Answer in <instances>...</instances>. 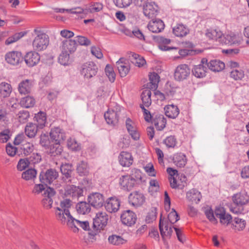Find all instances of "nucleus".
<instances>
[{"mask_svg":"<svg viewBox=\"0 0 249 249\" xmlns=\"http://www.w3.org/2000/svg\"><path fill=\"white\" fill-rule=\"evenodd\" d=\"M71 205V201L67 198L61 201L58 206L53 208L56 219L61 224L66 225L69 227L73 218L70 212Z\"/></svg>","mask_w":249,"mask_h":249,"instance_id":"nucleus-1","label":"nucleus"},{"mask_svg":"<svg viewBox=\"0 0 249 249\" xmlns=\"http://www.w3.org/2000/svg\"><path fill=\"white\" fill-rule=\"evenodd\" d=\"M179 219V215L175 209H172V211L168 214V220L162 219L160 215L159 221V229L160 234L163 241L166 237L170 238L173 232L172 225Z\"/></svg>","mask_w":249,"mask_h":249,"instance_id":"nucleus-2","label":"nucleus"},{"mask_svg":"<svg viewBox=\"0 0 249 249\" xmlns=\"http://www.w3.org/2000/svg\"><path fill=\"white\" fill-rule=\"evenodd\" d=\"M49 135L52 142L55 144V147H52L51 148V154L54 156L60 155L63 151L60 144L66 138L65 132L61 128L54 127L51 129Z\"/></svg>","mask_w":249,"mask_h":249,"instance_id":"nucleus-3","label":"nucleus"},{"mask_svg":"<svg viewBox=\"0 0 249 249\" xmlns=\"http://www.w3.org/2000/svg\"><path fill=\"white\" fill-rule=\"evenodd\" d=\"M33 193L41 194L43 198L41 200V204L43 208L49 210L53 207V197L56 194L54 188H35L33 191Z\"/></svg>","mask_w":249,"mask_h":249,"instance_id":"nucleus-4","label":"nucleus"},{"mask_svg":"<svg viewBox=\"0 0 249 249\" xmlns=\"http://www.w3.org/2000/svg\"><path fill=\"white\" fill-rule=\"evenodd\" d=\"M232 200L235 206L231 208V211L235 213H241L244 211L243 206L249 200V196L245 192H242L234 195Z\"/></svg>","mask_w":249,"mask_h":249,"instance_id":"nucleus-5","label":"nucleus"},{"mask_svg":"<svg viewBox=\"0 0 249 249\" xmlns=\"http://www.w3.org/2000/svg\"><path fill=\"white\" fill-rule=\"evenodd\" d=\"M108 216L105 212H99L96 213L93 220V229L94 234H96L107 226Z\"/></svg>","mask_w":249,"mask_h":249,"instance_id":"nucleus-6","label":"nucleus"},{"mask_svg":"<svg viewBox=\"0 0 249 249\" xmlns=\"http://www.w3.org/2000/svg\"><path fill=\"white\" fill-rule=\"evenodd\" d=\"M49 37L47 35L39 33L35 37L32 46L36 51H42L45 50L49 44Z\"/></svg>","mask_w":249,"mask_h":249,"instance_id":"nucleus-7","label":"nucleus"},{"mask_svg":"<svg viewBox=\"0 0 249 249\" xmlns=\"http://www.w3.org/2000/svg\"><path fill=\"white\" fill-rule=\"evenodd\" d=\"M98 68L93 62H88L83 64L80 70V73L85 79H89L97 74Z\"/></svg>","mask_w":249,"mask_h":249,"instance_id":"nucleus-8","label":"nucleus"},{"mask_svg":"<svg viewBox=\"0 0 249 249\" xmlns=\"http://www.w3.org/2000/svg\"><path fill=\"white\" fill-rule=\"evenodd\" d=\"M132 172L137 175V179L129 175H124L120 178L119 184L122 187H133L134 185L138 184V182L141 179L140 171L139 170L134 169Z\"/></svg>","mask_w":249,"mask_h":249,"instance_id":"nucleus-9","label":"nucleus"},{"mask_svg":"<svg viewBox=\"0 0 249 249\" xmlns=\"http://www.w3.org/2000/svg\"><path fill=\"white\" fill-rule=\"evenodd\" d=\"M4 59L8 64L13 66H17L23 62V57L21 52L12 51L6 53Z\"/></svg>","mask_w":249,"mask_h":249,"instance_id":"nucleus-10","label":"nucleus"},{"mask_svg":"<svg viewBox=\"0 0 249 249\" xmlns=\"http://www.w3.org/2000/svg\"><path fill=\"white\" fill-rule=\"evenodd\" d=\"M58 177V172L53 169L47 170L45 173L41 172L39 178L40 182L45 185H51Z\"/></svg>","mask_w":249,"mask_h":249,"instance_id":"nucleus-11","label":"nucleus"},{"mask_svg":"<svg viewBox=\"0 0 249 249\" xmlns=\"http://www.w3.org/2000/svg\"><path fill=\"white\" fill-rule=\"evenodd\" d=\"M190 74V69L186 64H180L176 69L174 72L175 79L178 81L187 79Z\"/></svg>","mask_w":249,"mask_h":249,"instance_id":"nucleus-12","label":"nucleus"},{"mask_svg":"<svg viewBox=\"0 0 249 249\" xmlns=\"http://www.w3.org/2000/svg\"><path fill=\"white\" fill-rule=\"evenodd\" d=\"M145 201V196L142 193L139 191H134L130 193L128 196L129 204L136 208L142 205Z\"/></svg>","mask_w":249,"mask_h":249,"instance_id":"nucleus-13","label":"nucleus"},{"mask_svg":"<svg viewBox=\"0 0 249 249\" xmlns=\"http://www.w3.org/2000/svg\"><path fill=\"white\" fill-rule=\"evenodd\" d=\"M121 220L124 225L131 227L135 224L137 215L132 211H124L121 214Z\"/></svg>","mask_w":249,"mask_h":249,"instance_id":"nucleus-14","label":"nucleus"},{"mask_svg":"<svg viewBox=\"0 0 249 249\" xmlns=\"http://www.w3.org/2000/svg\"><path fill=\"white\" fill-rule=\"evenodd\" d=\"M207 59L203 58L199 64L194 66L192 69V73L195 77L201 78L206 76L207 71Z\"/></svg>","mask_w":249,"mask_h":249,"instance_id":"nucleus-15","label":"nucleus"},{"mask_svg":"<svg viewBox=\"0 0 249 249\" xmlns=\"http://www.w3.org/2000/svg\"><path fill=\"white\" fill-rule=\"evenodd\" d=\"M215 216L219 219L221 224L228 225L231 221L232 217L228 213L226 212L223 207H217L214 211Z\"/></svg>","mask_w":249,"mask_h":249,"instance_id":"nucleus-16","label":"nucleus"},{"mask_svg":"<svg viewBox=\"0 0 249 249\" xmlns=\"http://www.w3.org/2000/svg\"><path fill=\"white\" fill-rule=\"evenodd\" d=\"M116 66L120 76L122 77L126 76L130 71V63L124 58H121L116 62Z\"/></svg>","mask_w":249,"mask_h":249,"instance_id":"nucleus-17","label":"nucleus"},{"mask_svg":"<svg viewBox=\"0 0 249 249\" xmlns=\"http://www.w3.org/2000/svg\"><path fill=\"white\" fill-rule=\"evenodd\" d=\"M60 193L66 197L78 198L83 196L82 188H63Z\"/></svg>","mask_w":249,"mask_h":249,"instance_id":"nucleus-18","label":"nucleus"},{"mask_svg":"<svg viewBox=\"0 0 249 249\" xmlns=\"http://www.w3.org/2000/svg\"><path fill=\"white\" fill-rule=\"evenodd\" d=\"M23 59L28 67H32L39 63L40 56L38 53L35 51H30L26 53Z\"/></svg>","mask_w":249,"mask_h":249,"instance_id":"nucleus-19","label":"nucleus"},{"mask_svg":"<svg viewBox=\"0 0 249 249\" xmlns=\"http://www.w3.org/2000/svg\"><path fill=\"white\" fill-rule=\"evenodd\" d=\"M34 84L33 79H25L21 81L18 85V91L20 94L25 95L30 93Z\"/></svg>","mask_w":249,"mask_h":249,"instance_id":"nucleus-20","label":"nucleus"},{"mask_svg":"<svg viewBox=\"0 0 249 249\" xmlns=\"http://www.w3.org/2000/svg\"><path fill=\"white\" fill-rule=\"evenodd\" d=\"M88 200L90 205L94 208H99L103 205L104 198L101 194L93 193L89 196Z\"/></svg>","mask_w":249,"mask_h":249,"instance_id":"nucleus-21","label":"nucleus"},{"mask_svg":"<svg viewBox=\"0 0 249 249\" xmlns=\"http://www.w3.org/2000/svg\"><path fill=\"white\" fill-rule=\"evenodd\" d=\"M125 126L132 138L135 141L138 140L140 134L137 130L135 123L130 118H127L125 121Z\"/></svg>","mask_w":249,"mask_h":249,"instance_id":"nucleus-22","label":"nucleus"},{"mask_svg":"<svg viewBox=\"0 0 249 249\" xmlns=\"http://www.w3.org/2000/svg\"><path fill=\"white\" fill-rule=\"evenodd\" d=\"M240 42L239 36L232 32H230L225 35H223L221 40V43L230 45H238Z\"/></svg>","mask_w":249,"mask_h":249,"instance_id":"nucleus-23","label":"nucleus"},{"mask_svg":"<svg viewBox=\"0 0 249 249\" xmlns=\"http://www.w3.org/2000/svg\"><path fill=\"white\" fill-rule=\"evenodd\" d=\"M158 12V6L155 2H148L143 6V13L148 18L156 16Z\"/></svg>","mask_w":249,"mask_h":249,"instance_id":"nucleus-24","label":"nucleus"},{"mask_svg":"<svg viewBox=\"0 0 249 249\" xmlns=\"http://www.w3.org/2000/svg\"><path fill=\"white\" fill-rule=\"evenodd\" d=\"M223 36L222 32L219 28H210L207 29L205 32V36L209 40L218 41L220 43Z\"/></svg>","mask_w":249,"mask_h":249,"instance_id":"nucleus-25","label":"nucleus"},{"mask_svg":"<svg viewBox=\"0 0 249 249\" xmlns=\"http://www.w3.org/2000/svg\"><path fill=\"white\" fill-rule=\"evenodd\" d=\"M120 206V202L118 199L113 197L108 198L105 204L106 210L110 213L117 212L119 210Z\"/></svg>","mask_w":249,"mask_h":249,"instance_id":"nucleus-26","label":"nucleus"},{"mask_svg":"<svg viewBox=\"0 0 249 249\" xmlns=\"http://www.w3.org/2000/svg\"><path fill=\"white\" fill-rule=\"evenodd\" d=\"M79 227L85 231H89V222L88 221H80L73 217L69 228H71L74 232H77L79 231Z\"/></svg>","mask_w":249,"mask_h":249,"instance_id":"nucleus-27","label":"nucleus"},{"mask_svg":"<svg viewBox=\"0 0 249 249\" xmlns=\"http://www.w3.org/2000/svg\"><path fill=\"white\" fill-rule=\"evenodd\" d=\"M119 114L117 111L112 109H108L104 114V117L108 124L116 125L119 121Z\"/></svg>","mask_w":249,"mask_h":249,"instance_id":"nucleus-28","label":"nucleus"},{"mask_svg":"<svg viewBox=\"0 0 249 249\" xmlns=\"http://www.w3.org/2000/svg\"><path fill=\"white\" fill-rule=\"evenodd\" d=\"M120 164L123 167H129L132 165L133 161L131 153L122 151L118 157Z\"/></svg>","mask_w":249,"mask_h":249,"instance_id":"nucleus-29","label":"nucleus"},{"mask_svg":"<svg viewBox=\"0 0 249 249\" xmlns=\"http://www.w3.org/2000/svg\"><path fill=\"white\" fill-rule=\"evenodd\" d=\"M172 160L174 164L178 168L184 167L187 162V157L182 153H177L174 154Z\"/></svg>","mask_w":249,"mask_h":249,"instance_id":"nucleus-30","label":"nucleus"},{"mask_svg":"<svg viewBox=\"0 0 249 249\" xmlns=\"http://www.w3.org/2000/svg\"><path fill=\"white\" fill-rule=\"evenodd\" d=\"M60 170L63 175L62 180L64 182L68 183L71 182V174L72 172V166L69 163L63 164L60 167Z\"/></svg>","mask_w":249,"mask_h":249,"instance_id":"nucleus-31","label":"nucleus"},{"mask_svg":"<svg viewBox=\"0 0 249 249\" xmlns=\"http://www.w3.org/2000/svg\"><path fill=\"white\" fill-rule=\"evenodd\" d=\"M61 51L69 53H72L76 50V43L74 40H66L62 42L61 46Z\"/></svg>","mask_w":249,"mask_h":249,"instance_id":"nucleus-32","label":"nucleus"},{"mask_svg":"<svg viewBox=\"0 0 249 249\" xmlns=\"http://www.w3.org/2000/svg\"><path fill=\"white\" fill-rule=\"evenodd\" d=\"M147 27L151 32L157 33L164 29V24L161 20L158 19L150 21Z\"/></svg>","mask_w":249,"mask_h":249,"instance_id":"nucleus-33","label":"nucleus"},{"mask_svg":"<svg viewBox=\"0 0 249 249\" xmlns=\"http://www.w3.org/2000/svg\"><path fill=\"white\" fill-rule=\"evenodd\" d=\"M152 123L154 124L156 129L159 131L163 130L166 124V119L163 115L155 114L152 120Z\"/></svg>","mask_w":249,"mask_h":249,"instance_id":"nucleus-34","label":"nucleus"},{"mask_svg":"<svg viewBox=\"0 0 249 249\" xmlns=\"http://www.w3.org/2000/svg\"><path fill=\"white\" fill-rule=\"evenodd\" d=\"M173 33L178 37H183L189 33V29L185 25L179 23L173 28Z\"/></svg>","mask_w":249,"mask_h":249,"instance_id":"nucleus-35","label":"nucleus"},{"mask_svg":"<svg viewBox=\"0 0 249 249\" xmlns=\"http://www.w3.org/2000/svg\"><path fill=\"white\" fill-rule=\"evenodd\" d=\"M129 57L131 62L137 67L141 68L146 64V61L144 58L138 54L131 52Z\"/></svg>","mask_w":249,"mask_h":249,"instance_id":"nucleus-36","label":"nucleus"},{"mask_svg":"<svg viewBox=\"0 0 249 249\" xmlns=\"http://www.w3.org/2000/svg\"><path fill=\"white\" fill-rule=\"evenodd\" d=\"M12 91L11 84L2 82L0 84V98H5L10 96Z\"/></svg>","mask_w":249,"mask_h":249,"instance_id":"nucleus-37","label":"nucleus"},{"mask_svg":"<svg viewBox=\"0 0 249 249\" xmlns=\"http://www.w3.org/2000/svg\"><path fill=\"white\" fill-rule=\"evenodd\" d=\"M165 114L170 118L175 119L178 117L179 110L177 106L174 105H169L164 107Z\"/></svg>","mask_w":249,"mask_h":249,"instance_id":"nucleus-38","label":"nucleus"},{"mask_svg":"<svg viewBox=\"0 0 249 249\" xmlns=\"http://www.w3.org/2000/svg\"><path fill=\"white\" fill-rule=\"evenodd\" d=\"M207 66L210 70L213 71H221L225 68V64L217 60H211L208 63H207Z\"/></svg>","mask_w":249,"mask_h":249,"instance_id":"nucleus-39","label":"nucleus"},{"mask_svg":"<svg viewBox=\"0 0 249 249\" xmlns=\"http://www.w3.org/2000/svg\"><path fill=\"white\" fill-rule=\"evenodd\" d=\"M40 144L51 154V148L52 147H55V144L53 142H52L51 140L49 139L47 135L45 134H41L40 136Z\"/></svg>","mask_w":249,"mask_h":249,"instance_id":"nucleus-40","label":"nucleus"},{"mask_svg":"<svg viewBox=\"0 0 249 249\" xmlns=\"http://www.w3.org/2000/svg\"><path fill=\"white\" fill-rule=\"evenodd\" d=\"M76 209L77 213L81 214H85L90 212L91 210L90 203L86 202H80L77 204Z\"/></svg>","mask_w":249,"mask_h":249,"instance_id":"nucleus-41","label":"nucleus"},{"mask_svg":"<svg viewBox=\"0 0 249 249\" xmlns=\"http://www.w3.org/2000/svg\"><path fill=\"white\" fill-rule=\"evenodd\" d=\"M186 196L190 201H196V202H199L201 198L200 192L194 188L187 192Z\"/></svg>","mask_w":249,"mask_h":249,"instance_id":"nucleus-42","label":"nucleus"},{"mask_svg":"<svg viewBox=\"0 0 249 249\" xmlns=\"http://www.w3.org/2000/svg\"><path fill=\"white\" fill-rule=\"evenodd\" d=\"M38 128L36 124L32 123L27 124L25 128L26 135L30 138L35 137L37 133Z\"/></svg>","mask_w":249,"mask_h":249,"instance_id":"nucleus-43","label":"nucleus"},{"mask_svg":"<svg viewBox=\"0 0 249 249\" xmlns=\"http://www.w3.org/2000/svg\"><path fill=\"white\" fill-rule=\"evenodd\" d=\"M68 149L73 152H78L81 150L82 146L74 138H70L67 141Z\"/></svg>","mask_w":249,"mask_h":249,"instance_id":"nucleus-44","label":"nucleus"},{"mask_svg":"<svg viewBox=\"0 0 249 249\" xmlns=\"http://www.w3.org/2000/svg\"><path fill=\"white\" fill-rule=\"evenodd\" d=\"M108 241L110 244L117 246H121L126 242V240L121 236L115 234L110 235L108 238Z\"/></svg>","mask_w":249,"mask_h":249,"instance_id":"nucleus-45","label":"nucleus"},{"mask_svg":"<svg viewBox=\"0 0 249 249\" xmlns=\"http://www.w3.org/2000/svg\"><path fill=\"white\" fill-rule=\"evenodd\" d=\"M157 41L159 43V48L161 51H166L175 49V48H170L166 46L170 43L171 40L170 39L160 36L157 38Z\"/></svg>","mask_w":249,"mask_h":249,"instance_id":"nucleus-46","label":"nucleus"},{"mask_svg":"<svg viewBox=\"0 0 249 249\" xmlns=\"http://www.w3.org/2000/svg\"><path fill=\"white\" fill-rule=\"evenodd\" d=\"M150 89H156L158 87L160 81V76L155 72H150L149 74Z\"/></svg>","mask_w":249,"mask_h":249,"instance_id":"nucleus-47","label":"nucleus"},{"mask_svg":"<svg viewBox=\"0 0 249 249\" xmlns=\"http://www.w3.org/2000/svg\"><path fill=\"white\" fill-rule=\"evenodd\" d=\"M246 221L239 217H235L232 223V227L235 230L242 231L246 227Z\"/></svg>","mask_w":249,"mask_h":249,"instance_id":"nucleus-48","label":"nucleus"},{"mask_svg":"<svg viewBox=\"0 0 249 249\" xmlns=\"http://www.w3.org/2000/svg\"><path fill=\"white\" fill-rule=\"evenodd\" d=\"M151 92L149 89H145L142 93L141 99L143 106L149 107L151 104Z\"/></svg>","mask_w":249,"mask_h":249,"instance_id":"nucleus-49","label":"nucleus"},{"mask_svg":"<svg viewBox=\"0 0 249 249\" xmlns=\"http://www.w3.org/2000/svg\"><path fill=\"white\" fill-rule=\"evenodd\" d=\"M35 120L36 121V124L38 128H42L45 126L46 122V116L44 112H39L36 114L35 116Z\"/></svg>","mask_w":249,"mask_h":249,"instance_id":"nucleus-50","label":"nucleus"},{"mask_svg":"<svg viewBox=\"0 0 249 249\" xmlns=\"http://www.w3.org/2000/svg\"><path fill=\"white\" fill-rule=\"evenodd\" d=\"M36 100L33 96H27L22 98L20 100V105L25 108H29L34 107Z\"/></svg>","mask_w":249,"mask_h":249,"instance_id":"nucleus-51","label":"nucleus"},{"mask_svg":"<svg viewBox=\"0 0 249 249\" xmlns=\"http://www.w3.org/2000/svg\"><path fill=\"white\" fill-rule=\"evenodd\" d=\"M77 172L80 176H86L89 172V168L87 162L81 161L77 165Z\"/></svg>","mask_w":249,"mask_h":249,"instance_id":"nucleus-52","label":"nucleus"},{"mask_svg":"<svg viewBox=\"0 0 249 249\" xmlns=\"http://www.w3.org/2000/svg\"><path fill=\"white\" fill-rule=\"evenodd\" d=\"M157 216V209L156 207H152L147 213L145 217V222L150 223L156 220Z\"/></svg>","mask_w":249,"mask_h":249,"instance_id":"nucleus-53","label":"nucleus"},{"mask_svg":"<svg viewBox=\"0 0 249 249\" xmlns=\"http://www.w3.org/2000/svg\"><path fill=\"white\" fill-rule=\"evenodd\" d=\"M167 173L169 174V180L171 185H174L176 184V178L179 174L176 169H174L171 167H168L166 169Z\"/></svg>","mask_w":249,"mask_h":249,"instance_id":"nucleus-54","label":"nucleus"},{"mask_svg":"<svg viewBox=\"0 0 249 249\" xmlns=\"http://www.w3.org/2000/svg\"><path fill=\"white\" fill-rule=\"evenodd\" d=\"M187 178L183 174H179L176 178V184L171 187H184L187 185Z\"/></svg>","mask_w":249,"mask_h":249,"instance_id":"nucleus-55","label":"nucleus"},{"mask_svg":"<svg viewBox=\"0 0 249 249\" xmlns=\"http://www.w3.org/2000/svg\"><path fill=\"white\" fill-rule=\"evenodd\" d=\"M58 62L64 66L69 65L70 64L69 53L62 51L58 57Z\"/></svg>","mask_w":249,"mask_h":249,"instance_id":"nucleus-56","label":"nucleus"},{"mask_svg":"<svg viewBox=\"0 0 249 249\" xmlns=\"http://www.w3.org/2000/svg\"><path fill=\"white\" fill-rule=\"evenodd\" d=\"M178 89V88L177 87L167 83L165 86L164 91L166 95L170 97L173 96Z\"/></svg>","mask_w":249,"mask_h":249,"instance_id":"nucleus-57","label":"nucleus"},{"mask_svg":"<svg viewBox=\"0 0 249 249\" xmlns=\"http://www.w3.org/2000/svg\"><path fill=\"white\" fill-rule=\"evenodd\" d=\"M163 142L168 148H174L176 146L177 141L174 136H170L167 137Z\"/></svg>","mask_w":249,"mask_h":249,"instance_id":"nucleus-58","label":"nucleus"},{"mask_svg":"<svg viewBox=\"0 0 249 249\" xmlns=\"http://www.w3.org/2000/svg\"><path fill=\"white\" fill-rule=\"evenodd\" d=\"M36 170L33 169H28L22 174V178L25 180H30L36 177Z\"/></svg>","mask_w":249,"mask_h":249,"instance_id":"nucleus-59","label":"nucleus"},{"mask_svg":"<svg viewBox=\"0 0 249 249\" xmlns=\"http://www.w3.org/2000/svg\"><path fill=\"white\" fill-rule=\"evenodd\" d=\"M244 75V71L241 70L233 69L230 73L231 77L235 80H241Z\"/></svg>","mask_w":249,"mask_h":249,"instance_id":"nucleus-60","label":"nucleus"},{"mask_svg":"<svg viewBox=\"0 0 249 249\" xmlns=\"http://www.w3.org/2000/svg\"><path fill=\"white\" fill-rule=\"evenodd\" d=\"M105 71L109 81L111 82H113L115 79V74L113 68L108 64L107 65Z\"/></svg>","mask_w":249,"mask_h":249,"instance_id":"nucleus-61","label":"nucleus"},{"mask_svg":"<svg viewBox=\"0 0 249 249\" xmlns=\"http://www.w3.org/2000/svg\"><path fill=\"white\" fill-rule=\"evenodd\" d=\"M20 148L22 150L24 155H28L33 152L34 146L32 143L25 142L20 145Z\"/></svg>","mask_w":249,"mask_h":249,"instance_id":"nucleus-62","label":"nucleus"},{"mask_svg":"<svg viewBox=\"0 0 249 249\" xmlns=\"http://www.w3.org/2000/svg\"><path fill=\"white\" fill-rule=\"evenodd\" d=\"M23 36V34L22 33H16L14 35L7 38L5 40V44L6 45H10L18 40Z\"/></svg>","mask_w":249,"mask_h":249,"instance_id":"nucleus-63","label":"nucleus"},{"mask_svg":"<svg viewBox=\"0 0 249 249\" xmlns=\"http://www.w3.org/2000/svg\"><path fill=\"white\" fill-rule=\"evenodd\" d=\"M30 114L28 111L21 110L18 112L17 114V117L18 121L21 123H24L29 118Z\"/></svg>","mask_w":249,"mask_h":249,"instance_id":"nucleus-64","label":"nucleus"}]
</instances>
